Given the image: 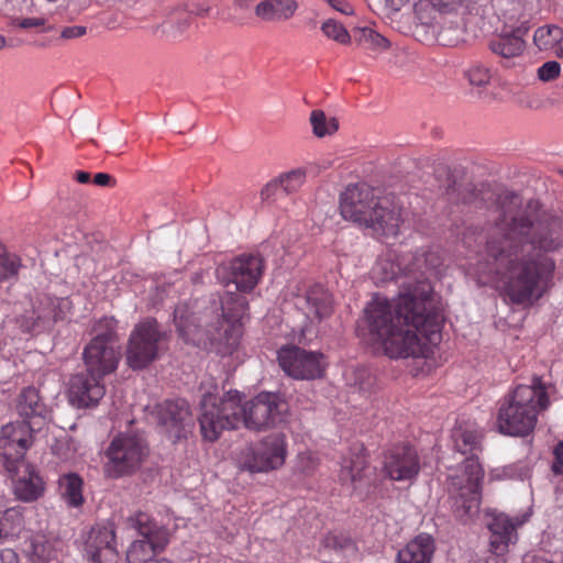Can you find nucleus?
<instances>
[{
	"instance_id": "dca6fc26",
	"label": "nucleus",
	"mask_w": 563,
	"mask_h": 563,
	"mask_svg": "<svg viewBox=\"0 0 563 563\" xmlns=\"http://www.w3.org/2000/svg\"><path fill=\"white\" fill-rule=\"evenodd\" d=\"M405 261V258H402ZM441 264V258L435 252H426L421 254H415L411 256V260L408 263H399L395 265L388 261H379L374 268V272L377 269L383 271V275L380 277L382 282L393 280L397 278L398 273L401 272L404 275H416L419 274L422 278L418 279L415 285H408L407 287H415L420 282L427 283L430 287L431 285L427 282V273L435 269Z\"/></svg>"
},
{
	"instance_id": "0eeeda50",
	"label": "nucleus",
	"mask_w": 563,
	"mask_h": 563,
	"mask_svg": "<svg viewBox=\"0 0 563 563\" xmlns=\"http://www.w3.org/2000/svg\"><path fill=\"white\" fill-rule=\"evenodd\" d=\"M550 404L541 377H533L530 385H518L500 401L497 428L500 433L511 437L530 434L538 422L541 410Z\"/></svg>"
},
{
	"instance_id": "a211bd4d",
	"label": "nucleus",
	"mask_w": 563,
	"mask_h": 563,
	"mask_svg": "<svg viewBox=\"0 0 563 563\" xmlns=\"http://www.w3.org/2000/svg\"><path fill=\"white\" fill-rule=\"evenodd\" d=\"M71 310L68 298H58L49 295L38 297L33 308L34 320L21 324L25 332L51 329L56 322L62 321Z\"/></svg>"
},
{
	"instance_id": "5701e85b",
	"label": "nucleus",
	"mask_w": 563,
	"mask_h": 563,
	"mask_svg": "<svg viewBox=\"0 0 563 563\" xmlns=\"http://www.w3.org/2000/svg\"><path fill=\"white\" fill-rule=\"evenodd\" d=\"M526 31L516 29L511 32L501 33L493 37L489 43V49L501 58L503 67H511L515 65L514 59L520 57L526 49V41L523 36Z\"/></svg>"
},
{
	"instance_id": "c85d7f7f",
	"label": "nucleus",
	"mask_w": 563,
	"mask_h": 563,
	"mask_svg": "<svg viewBox=\"0 0 563 563\" xmlns=\"http://www.w3.org/2000/svg\"><path fill=\"white\" fill-rule=\"evenodd\" d=\"M363 448H360L357 452L351 453V456L344 460L342 468L339 474V478L343 484L350 483L354 489L356 484L362 482L364 478V472L368 466L367 457Z\"/></svg>"
},
{
	"instance_id": "72a5a7b5",
	"label": "nucleus",
	"mask_w": 563,
	"mask_h": 563,
	"mask_svg": "<svg viewBox=\"0 0 563 563\" xmlns=\"http://www.w3.org/2000/svg\"><path fill=\"white\" fill-rule=\"evenodd\" d=\"M278 178L283 192L287 195L295 194L306 183L307 170L305 168H295L289 172L282 173Z\"/></svg>"
},
{
	"instance_id": "5fc2aeb1",
	"label": "nucleus",
	"mask_w": 563,
	"mask_h": 563,
	"mask_svg": "<svg viewBox=\"0 0 563 563\" xmlns=\"http://www.w3.org/2000/svg\"><path fill=\"white\" fill-rule=\"evenodd\" d=\"M555 55L560 58H563V33H562V41H560L559 46L555 51Z\"/></svg>"
},
{
	"instance_id": "cd10ccee",
	"label": "nucleus",
	"mask_w": 563,
	"mask_h": 563,
	"mask_svg": "<svg viewBox=\"0 0 563 563\" xmlns=\"http://www.w3.org/2000/svg\"><path fill=\"white\" fill-rule=\"evenodd\" d=\"M24 475L19 477L14 483V492L19 499L32 501L37 499L43 493V482L34 467L24 464Z\"/></svg>"
},
{
	"instance_id": "bb28decb",
	"label": "nucleus",
	"mask_w": 563,
	"mask_h": 563,
	"mask_svg": "<svg viewBox=\"0 0 563 563\" xmlns=\"http://www.w3.org/2000/svg\"><path fill=\"white\" fill-rule=\"evenodd\" d=\"M297 10L295 0H260L255 14L263 21H282L290 19Z\"/></svg>"
},
{
	"instance_id": "4d7b16f0",
	"label": "nucleus",
	"mask_w": 563,
	"mask_h": 563,
	"mask_svg": "<svg viewBox=\"0 0 563 563\" xmlns=\"http://www.w3.org/2000/svg\"><path fill=\"white\" fill-rule=\"evenodd\" d=\"M5 45V40L2 35H0V49Z\"/></svg>"
},
{
	"instance_id": "ea45409f",
	"label": "nucleus",
	"mask_w": 563,
	"mask_h": 563,
	"mask_svg": "<svg viewBox=\"0 0 563 563\" xmlns=\"http://www.w3.org/2000/svg\"><path fill=\"white\" fill-rule=\"evenodd\" d=\"M560 74L561 65L555 60L547 62L538 68V78L544 82L556 79Z\"/></svg>"
},
{
	"instance_id": "f257e3e1",
	"label": "nucleus",
	"mask_w": 563,
	"mask_h": 563,
	"mask_svg": "<svg viewBox=\"0 0 563 563\" xmlns=\"http://www.w3.org/2000/svg\"><path fill=\"white\" fill-rule=\"evenodd\" d=\"M520 197L503 192L486 239L484 274L496 282L514 305L531 307L554 286L556 261L563 250V220L551 213H520Z\"/></svg>"
},
{
	"instance_id": "9d476101",
	"label": "nucleus",
	"mask_w": 563,
	"mask_h": 563,
	"mask_svg": "<svg viewBox=\"0 0 563 563\" xmlns=\"http://www.w3.org/2000/svg\"><path fill=\"white\" fill-rule=\"evenodd\" d=\"M42 428L27 422H9L0 429V465L13 478L24 462V455Z\"/></svg>"
},
{
	"instance_id": "4be33fe9",
	"label": "nucleus",
	"mask_w": 563,
	"mask_h": 563,
	"mask_svg": "<svg viewBox=\"0 0 563 563\" xmlns=\"http://www.w3.org/2000/svg\"><path fill=\"white\" fill-rule=\"evenodd\" d=\"M15 410L23 419L21 422H27L42 428L49 418V410L42 400L38 390L29 386L23 388L16 397Z\"/></svg>"
},
{
	"instance_id": "c756f323",
	"label": "nucleus",
	"mask_w": 563,
	"mask_h": 563,
	"mask_svg": "<svg viewBox=\"0 0 563 563\" xmlns=\"http://www.w3.org/2000/svg\"><path fill=\"white\" fill-rule=\"evenodd\" d=\"M63 498L71 507H79L84 504L82 478L76 473L64 474L58 481Z\"/></svg>"
},
{
	"instance_id": "7c9ffc66",
	"label": "nucleus",
	"mask_w": 563,
	"mask_h": 563,
	"mask_svg": "<svg viewBox=\"0 0 563 563\" xmlns=\"http://www.w3.org/2000/svg\"><path fill=\"white\" fill-rule=\"evenodd\" d=\"M563 30L558 25L539 26L533 34V42L540 51H556L562 41Z\"/></svg>"
},
{
	"instance_id": "2eb2a0df",
	"label": "nucleus",
	"mask_w": 563,
	"mask_h": 563,
	"mask_svg": "<svg viewBox=\"0 0 563 563\" xmlns=\"http://www.w3.org/2000/svg\"><path fill=\"white\" fill-rule=\"evenodd\" d=\"M384 474L395 482H412L420 472V459L409 444L394 446L385 453Z\"/></svg>"
},
{
	"instance_id": "b1692460",
	"label": "nucleus",
	"mask_w": 563,
	"mask_h": 563,
	"mask_svg": "<svg viewBox=\"0 0 563 563\" xmlns=\"http://www.w3.org/2000/svg\"><path fill=\"white\" fill-rule=\"evenodd\" d=\"M518 522L515 523L511 518L504 514L493 517L488 525L492 532L490 536V550L495 555L504 554L510 542L517 538L516 529Z\"/></svg>"
},
{
	"instance_id": "f03ea898",
	"label": "nucleus",
	"mask_w": 563,
	"mask_h": 563,
	"mask_svg": "<svg viewBox=\"0 0 563 563\" xmlns=\"http://www.w3.org/2000/svg\"><path fill=\"white\" fill-rule=\"evenodd\" d=\"M372 340L390 358L429 357L441 342L442 313L432 287L420 282L406 287L396 300L375 296L364 309Z\"/></svg>"
},
{
	"instance_id": "aec40b11",
	"label": "nucleus",
	"mask_w": 563,
	"mask_h": 563,
	"mask_svg": "<svg viewBox=\"0 0 563 563\" xmlns=\"http://www.w3.org/2000/svg\"><path fill=\"white\" fill-rule=\"evenodd\" d=\"M85 552L92 563H115L119 553L113 527L97 525L91 528L85 543Z\"/></svg>"
},
{
	"instance_id": "4468645a",
	"label": "nucleus",
	"mask_w": 563,
	"mask_h": 563,
	"mask_svg": "<svg viewBox=\"0 0 563 563\" xmlns=\"http://www.w3.org/2000/svg\"><path fill=\"white\" fill-rule=\"evenodd\" d=\"M264 269L263 260L258 255L243 254L228 265L217 268V276L225 287L235 285L241 292H251L258 284Z\"/></svg>"
},
{
	"instance_id": "9b49d317",
	"label": "nucleus",
	"mask_w": 563,
	"mask_h": 563,
	"mask_svg": "<svg viewBox=\"0 0 563 563\" xmlns=\"http://www.w3.org/2000/svg\"><path fill=\"white\" fill-rule=\"evenodd\" d=\"M164 332L155 319L140 321L131 331L126 346V364L143 369L159 356Z\"/></svg>"
},
{
	"instance_id": "1a4fd4ad",
	"label": "nucleus",
	"mask_w": 563,
	"mask_h": 563,
	"mask_svg": "<svg viewBox=\"0 0 563 563\" xmlns=\"http://www.w3.org/2000/svg\"><path fill=\"white\" fill-rule=\"evenodd\" d=\"M147 454V444L141 437L120 433L111 440L104 452V474L110 478L131 475L139 470Z\"/></svg>"
},
{
	"instance_id": "3c124183",
	"label": "nucleus",
	"mask_w": 563,
	"mask_h": 563,
	"mask_svg": "<svg viewBox=\"0 0 563 563\" xmlns=\"http://www.w3.org/2000/svg\"><path fill=\"white\" fill-rule=\"evenodd\" d=\"M93 183L97 186L107 187V186H112L114 184V179L112 178L111 175H109L107 173H98L93 177Z\"/></svg>"
},
{
	"instance_id": "f704fd0d",
	"label": "nucleus",
	"mask_w": 563,
	"mask_h": 563,
	"mask_svg": "<svg viewBox=\"0 0 563 563\" xmlns=\"http://www.w3.org/2000/svg\"><path fill=\"white\" fill-rule=\"evenodd\" d=\"M322 33L330 40L338 42L339 44H349L351 35L347 30L334 19L325 20L321 25Z\"/></svg>"
},
{
	"instance_id": "6ab92c4d",
	"label": "nucleus",
	"mask_w": 563,
	"mask_h": 563,
	"mask_svg": "<svg viewBox=\"0 0 563 563\" xmlns=\"http://www.w3.org/2000/svg\"><path fill=\"white\" fill-rule=\"evenodd\" d=\"M103 377L91 373L74 375L69 380L68 397L77 408L95 407L104 397L106 387Z\"/></svg>"
},
{
	"instance_id": "79ce46f5",
	"label": "nucleus",
	"mask_w": 563,
	"mask_h": 563,
	"mask_svg": "<svg viewBox=\"0 0 563 563\" xmlns=\"http://www.w3.org/2000/svg\"><path fill=\"white\" fill-rule=\"evenodd\" d=\"M429 2L441 12H452L461 7L465 0H429Z\"/></svg>"
},
{
	"instance_id": "864d4df0",
	"label": "nucleus",
	"mask_w": 563,
	"mask_h": 563,
	"mask_svg": "<svg viewBox=\"0 0 563 563\" xmlns=\"http://www.w3.org/2000/svg\"><path fill=\"white\" fill-rule=\"evenodd\" d=\"M236 3L240 5V7H244V8H247L250 5H252L253 3H258L260 0H235Z\"/></svg>"
},
{
	"instance_id": "f8f14e48",
	"label": "nucleus",
	"mask_w": 563,
	"mask_h": 563,
	"mask_svg": "<svg viewBox=\"0 0 563 563\" xmlns=\"http://www.w3.org/2000/svg\"><path fill=\"white\" fill-rule=\"evenodd\" d=\"M277 358L282 369L295 379L321 378L328 366L322 353L307 351L296 345L283 346Z\"/></svg>"
},
{
	"instance_id": "393cba45",
	"label": "nucleus",
	"mask_w": 563,
	"mask_h": 563,
	"mask_svg": "<svg viewBox=\"0 0 563 563\" xmlns=\"http://www.w3.org/2000/svg\"><path fill=\"white\" fill-rule=\"evenodd\" d=\"M434 550L433 538L420 533L398 551L396 563H431Z\"/></svg>"
},
{
	"instance_id": "e433bc0d",
	"label": "nucleus",
	"mask_w": 563,
	"mask_h": 563,
	"mask_svg": "<svg viewBox=\"0 0 563 563\" xmlns=\"http://www.w3.org/2000/svg\"><path fill=\"white\" fill-rule=\"evenodd\" d=\"M144 545H130L126 551L128 563H170L168 560L159 556H146Z\"/></svg>"
},
{
	"instance_id": "2f4dec72",
	"label": "nucleus",
	"mask_w": 563,
	"mask_h": 563,
	"mask_svg": "<svg viewBox=\"0 0 563 563\" xmlns=\"http://www.w3.org/2000/svg\"><path fill=\"white\" fill-rule=\"evenodd\" d=\"M309 120L317 137L332 135L339 130V121L333 117L328 118L322 110H313Z\"/></svg>"
},
{
	"instance_id": "f3484780",
	"label": "nucleus",
	"mask_w": 563,
	"mask_h": 563,
	"mask_svg": "<svg viewBox=\"0 0 563 563\" xmlns=\"http://www.w3.org/2000/svg\"><path fill=\"white\" fill-rule=\"evenodd\" d=\"M158 426L169 439L176 441L184 437L185 430L192 422L189 405L184 399L165 400L155 408Z\"/></svg>"
},
{
	"instance_id": "de8ad7c7",
	"label": "nucleus",
	"mask_w": 563,
	"mask_h": 563,
	"mask_svg": "<svg viewBox=\"0 0 563 563\" xmlns=\"http://www.w3.org/2000/svg\"><path fill=\"white\" fill-rule=\"evenodd\" d=\"M14 514L13 509H9L2 514L0 512V540L12 532V529L8 526V520L13 517Z\"/></svg>"
},
{
	"instance_id": "473e14b6",
	"label": "nucleus",
	"mask_w": 563,
	"mask_h": 563,
	"mask_svg": "<svg viewBox=\"0 0 563 563\" xmlns=\"http://www.w3.org/2000/svg\"><path fill=\"white\" fill-rule=\"evenodd\" d=\"M354 40L360 44L371 49H386L389 42L379 33L369 27H358L354 30Z\"/></svg>"
},
{
	"instance_id": "412c9836",
	"label": "nucleus",
	"mask_w": 563,
	"mask_h": 563,
	"mask_svg": "<svg viewBox=\"0 0 563 563\" xmlns=\"http://www.w3.org/2000/svg\"><path fill=\"white\" fill-rule=\"evenodd\" d=\"M134 521L135 527L143 538L133 541L131 545L142 544L144 545L146 556H158L169 542L168 530L158 527L143 512L137 514Z\"/></svg>"
},
{
	"instance_id": "a18cd8bd",
	"label": "nucleus",
	"mask_w": 563,
	"mask_h": 563,
	"mask_svg": "<svg viewBox=\"0 0 563 563\" xmlns=\"http://www.w3.org/2000/svg\"><path fill=\"white\" fill-rule=\"evenodd\" d=\"M46 20L44 18H23L16 20V25L21 29H37L44 26Z\"/></svg>"
},
{
	"instance_id": "c9c22d12",
	"label": "nucleus",
	"mask_w": 563,
	"mask_h": 563,
	"mask_svg": "<svg viewBox=\"0 0 563 563\" xmlns=\"http://www.w3.org/2000/svg\"><path fill=\"white\" fill-rule=\"evenodd\" d=\"M21 260L14 254L0 253V280L14 278L19 274Z\"/></svg>"
},
{
	"instance_id": "7ed1b4c3",
	"label": "nucleus",
	"mask_w": 563,
	"mask_h": 563,
	"mask_svg": "<svg viewBox=\"0 0 563 563\" xmlns=\"http://www.w3.org/2000/svg\"><path fill=\"white\" fill-rule=\"evenodd\" d=\"M242 395L230 390L221 397L205 394L200 402L199 424L205 440L217 441L224 430L240 424L254 431L274 427L283 420L287 405L274 393H260L242 405Z\"/></svg>"
},
{
	"instance_id": "c03bdc74",
	"label": "nucleus",
	"mask_w": 563,
	"mask_h": 563,
	"mask_svg": "<svg viewBox=\"0 0 563 563\" xmlns=\"http://www.w3.org/2000/svg\"><path fill=\"white\" fill-rule=\"evenodd\" d=\"M553 454H554V462L552 465V471L556 475H562L563 474V440L560 441L555 445V448L553 450Z\"/></svg>"
},
{
	"instance_id": "ddd939ff",
	"label": "nucleus",
	"mask_w": 563,
	"mask_h": 563,
	"mask_svg": "<svg viewBox=\"0 0 563 563\" xmlns=\"http://www.w3.org/2000/svg\"><path fill=\"white\" fill-rule=\"evenodd\" d=\"M287 454L286 435L280 432L271 433L250 449L243 461V468L251 473H268L280 468L285 464Z\"/></svg>"
},
{
	"instance_id": "a19ab883",
	"label": "nucleus",
	"mask_w": 563,
	"mask_h": 563,
	"mask_svg": "<svg viewBox=\"0 0 563 563\" xmlns=\"http://www.w3.org/2000/svg\"><path fill=\"white\" fill-rule=\"evenodd\" d=\"M282 191V185L279 178L276 177L268 181L261 190V198L263 201L275 200L278 194Z\"/></svg>"
},
{
	"instance_id": "58836bf2",
	"label": "nucleus",
	"mask_w": 563,
	"mask_h": 563,
	"mask_svg": "<svg viewBox=\"0 0 563 563\" xmlns=\"http://www.w3.org/2000/svg\"><path fill=\"white\" fill-rule=\"evenodd\" d=\"M32 554L38 561H49L53 558L54 550L44 537H36L32 541Z\"/></svg>"
},
{
	"instance_id": "4c0bfd02",
	"label": "nucleus",
	"mask_w": 563,
	"mask_h": 563,
	"mask_svg": "<svg viewBox=\"0 0 563 563\" xmlns=\"http://www.w3.org/2000/svg\"><path fill=\"white\" fill-rule=\"evenodd\" d=\"M466 77L472 86L483 87L489 84L492 71L488 67L476 64L468 68Z\"/></svg>"
},
{
	"instance_id": "423d86ee",
	"label": "nucleus",
	"mask_w": 563,
	"mask_h": 563,
	"mask_svg": "<svg viewBox=\"0 0 563 563\" xmlns=\"http://www.w3.org/2000/svg\"><path fill=\"white\" fill-rule=\"evenodd\" d=\"M345 220L371 229L376 238H395L404 223L402 206L393 195L376 197L365 183L349 185L340 197Z\"/></svg>"
},
{
	"instance_id": "6e6552de",
	"label": "nucleus",
	"mask_w": 563,
	"mask_h": 563,
	"mask_svg": "<svg viewBox=\"0 0 563 563\" xmlns=\"http://www.w3.org/2000/svg\"><path fill=\"white\" fill-rule=\"evenodd\" d=\"M92 334L82 352L84 364L88 373L104 377L117 371L121 358L114 319L103 317L98 320Z\"/></svg>"
},
{
	"instance_id": "8fccbe9b",
	"label": "nucleus",
	"mask_w": 563,
	"mask_h": 563,
	"mask_svg": "<svg viewBox=\"0 0 563 563\" xmlns=\"http://www.w3.org/2000/svg\"><path fill=\"white\" fill-rule=\"evenodd\" d=\"M0 563H19V556L11 549H1L0 550Z\"/></svg>"
},
{
	"instance_id": "6e6d98bb",
	"label": "nucleus",
	"mask_w": 563,
	"mask_h": 563,
	"mask_svg": "<svg viewBox=\"0 0 563 563\" xmlns=\"http://www.w3.org/2000/svg\"><path fill=\"white\" fill-rule=\"evenodd\" d=\"M526 563H552V562H550L547 559H542V558H533L530 561H527Z\"/></svg>"
},
{
	"instance_id": "49530a36",
	"label": "nucleus",
	"mask_w": 563,
	"mask_h": 563,
	"mask_svg": "<svg viewBox=\"0 0 563 563\" xmlns=\"http://www.w3.org/2000/svg\"><path fill=\"white\" fill-rule=\"evenodd\" d=\"M87 29L81 25L66 26L62 30L60 36L66 40L77 38L85 35Z\"/></svg>"
},
{
	"instance_id": "09e8293b",
	"label": "nucleus",
	"mask_w": 563,
	"mask_h": 563,
	"mask_svg": "<svg viewBox=\"0 0 563 563\" xmlns=\"http://www.w3.org/2000/svg\"><path fill=\"white\" fill-rule=\"evenodd\" d=\"M327 3H329V5L331 8H333L334 10L343 13V14H346V15H350V14H353V8L352 5L346 2L345 0H324Z\"/></svg>"
},
{
	"instance_id": "13d9d810",
	"label": "nucleus",
	"mask_w": 563,
	"mask_h": 563,
	"mask_svg": "<svg viewBox=\"0 0 563 563\" xmlns=\"http://www.w3.org/2000/svg\"><path fill=\"white\" fill-rule=\"evenodd\" d=\"M486 563H498L496 558H489Z\"/></svg>"
},
{
	"instance_id": "20e7f679",
	"label": "nucleus",
	"mask_w": 563,
	"mask_h": 563,
	"mask_svg": "<svg viewBox=\"0 0 563 563\" xmlns=\"http://www.w3.org/2000/svg\"><path fill=\"white\" fill-rule=\"evenodd\" d=\"M249 308L244 296L227 290L220 297L221 314H217L216 321L207 323L201 333L200 325L196 323L194 314L188 313L185 306H177L174 311V320L179 336L185 342L195 345L206 344L213 346L218 353L227 355L236 350L242 336V318Z\"/></svg>"
},
{
	"instance_id": "37998d69",
	"label": "nucleus",
	"mask_w": 563,
	"mask_h": 563,
	"mask_svg": "<svg viewBox=\"0 0 563 563\" xmlns=\"http://www.w3.org/2000/svg\"><path fill=\"white\" fill-rule=\"evenodd\" d=\"M299 467L303 473H311L317 467V459L310 452L300 453L298 455Z\"/></svg>"
},
{
	"instance_id": "a878e982",
	"label": "nucleus",
	"mask_w": 563,
	"mask_h": 563,
	"mask_svg": "<svg viewBox=\"0 0 563 563\" xmlns=\"http://www.w3.org/2000/svg\"><path fill=\"white\" fill-rule=\"evenodd\" d=\"M306 316L312 320H322L332 312V300L330 294L321 286L314 285L308 289L302 298Z\"/></svg>"
},
{
	"instance_id": "39448f33",
	"label": "nucleus",
	"mask_w": 563,
	"mask_h": 563,
	"mask_svg": "<svg viewBox=\"0 0 563 563\" xmlns=\"http://www.w3.org/2000/svg\"><path fill=\"white\" fill-rule=\"evenodd\" d=\"M452 439L457 452L471 454L463 462L462 474L449 476V489L454 494L453 512L466 523L479 512L484 470L474 453L482 449L483 432L474 421H459L452 431Z\"/></svg>"
},
{
	"instance_id": "603ef678",
	"label": "nucleus",
	"mask_w": 563,
	"mask_h": 563,
	"mask_svg": "<svg viewBox=\"0 0 563 563\" xmlns=\"http://www.w3.org/2000/svg\"><path fill=\"white\" fill-rule=\"evenodd\" d=\"M75 178L80 184H87L90 181V174L87 172L79 170L76 172Z\"/></svg>"
}]
</instances>
